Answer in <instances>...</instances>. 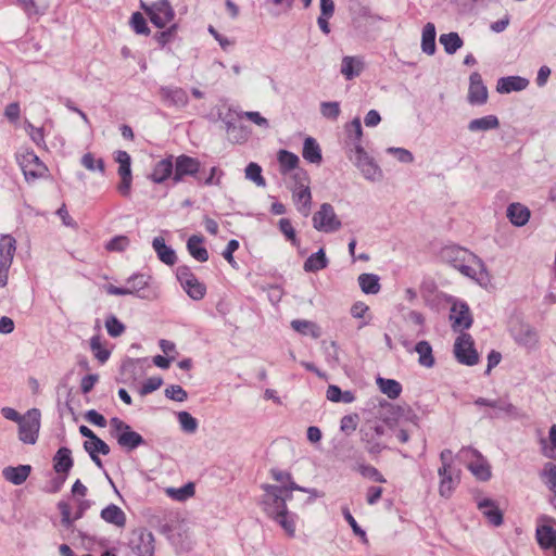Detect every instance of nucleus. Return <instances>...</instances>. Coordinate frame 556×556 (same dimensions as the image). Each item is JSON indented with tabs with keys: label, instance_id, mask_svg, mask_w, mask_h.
<instances>
[{
	"label": "nucleus",
	"instance_id": "1",
	"mask_svg": "<svg viewBox=\"0 0 556 556\" xmlns=\"http://www.w3.org/2000/svg\"><path fill=\"white\" fill-rule=\"evenodd\" d=\"M261 489L263 495L260 500V506L264 514L279 525L287 535L294 536L296 515L289 511L287 501L292 498L293 491L307 493H314L315 491L302 488L296 483H291L289 488L264 483Z\"/></svg>",
	"mask_w": 556,
	"mask_h": 556
},
{
	"label": "nucleus",
	"instance_id": "2",
	"mask_svg": "<svg viewBox=\"0 0 556 556\" xmlns=\"http://www.w3.org/2000/svg\"><path fill=\"white\" fill-rule=\"evenodd\" d=\"M443 256L455 269L464 276L473 279L481 287L488 288L491 285V275L485 264L467 249L448 247L443 251Z\"/></svg>",
	"mask_w": 556,
	"mask_h": 556
},
{
	"label": "nucleus",
	"instance_id": "3",
	"mask_svg": "<svg viewBox=\"0 0 556 556\" xmlns=\"http://www.w3.org/2000/svg\"><path fill=\"white\" fill-rule=\"evenodd\" d=\"M292 201L301 215L307 217L312 210L309 176L305 169H298L291 175Z\"/></svg>",
	"mask_w": 556,
	"mask_h": 556
},
{
	"label": "nucleus",
	"instance_id": "4",
	"mask_svg": "<svg viewBox=\"0 0 556 556\" xmlns=\"http://www.w3.org/2000/svg\"><path fill=\"white\" fill-rule=\"evenodd\" d=\"M384 433V427L377 420H366L362 426L359 430L361 441L370 455H378L387 448V445L382 442Z\"/></svg>",
	"mask_w": 556,
	"mask_h": 556
},
{
	"label": "nucleus",
	"instance_id": "5",
	"mask_svg": "<svg viewBox=\"0 0 556 556\" xmlns=\"http://www.w3.org/2000/svg\"><path fill=\"white\" fill-rule=\"evenodd\" d=\"M459 455L477 479L488 481L491 478L490 465L477 450L466 447L460 451Z\"/></svg>",
	"mask_w": 556,
	"mask_h": 556
},
{
	"label": "nucleus",
	"instance_id": "6",
	"mask_svg": "<svg viewBox=\"0 0 556 556\" xmlns=\"http://www.w3.org/2000/svg\"><path fill=\"white\" fill-rule=\"evenodd\" d=\"M40 429V410L31 408L18 422V439L26 444H35Z\"/></svg>",
	"mask_w": 556,
	"mask_h": 556
},
{
	"label": "nucleus",
	"instance_id": "7",
	"mask_svg": "<svg viewBox=\"0 0 556 556\" xmlns=\"http://www.w3.org/2000/svg\"><path fill=\"white\" fill-rule=\"evenodd\" d=\"M17 162L27 181L41 178L48 172L45 163L34 151H25L17 155Z\"/></svg>",
	"mask_w": 556,
	"mask_h": 556
},
{
	"label": "nucleus",
	"instance_id": "8",
	"mask_svg": "<svg viewBox=\"0 0 556 556\" xmlns=\"http://www.w3.org/2000/svg\"><path fill=\"white\" fill-rule=\"evenodd\" d=\"M177 278L186 293L194 301L202 300L206 294V287L186 266L177 269Z\"/></svg>",
	"mask_w": 556,
	"mask_h": 556
},
{
	"label": "nucleus",
	"instance_id": "9",
	"mask_svg": "<svg viewBox=\"0 0 556 556\" xmlns=\"http://www.w3.org/2000/svg\"><path fill=\"white\" fill-rule=\"evenodd\" d=\"M454 355L458 363L466 366H473L479 362V355L473 346V340L470 334L462 333L457 337L454 344Z\"/></svg>",
	"mask_w": 556,
	"mask_h": 556
},
{
	"label": "nucleus",
	"instance_id": "10",
	"mask_svg": "<svg viewBox=\"0 0 556 556\" xmlns=\"http://www.w3.org/2000/svg\"><path fill=\"white\" fill-rule=\"evenodd\" d=\"M73 465L72 451L68 447H60L53 457V469L59 475V478L53 481V492H58L61 489Z\"/></svg>",
	"mask_w": 556,
	"mask_h": 556
},
{
	"label": "nucleus",
	"instance_id": "11",
	"mask_svg": "<svg viewBox=\"0 0 556 556\" xmlns=\"http://www.w3.org/2000/svg\"><path fill=\"white\" fill-rule=\"evenodd\" d=\"M313 225L318 231L333 232L341 227V222L337 217L332 205L324 203L314 214Z\"/></svg>",
	"mask_w": 556,
	"mask_h": 556
},
{
	"label": "nucleus",
	"instance_id": "12",
	"mask_svg": "<svg viewBox=\"0 0 556 556\" xmlns=\"http://www.w3.org/2000/svg\"><path fill=\"white\" fill-rule=\"evenodd\" d=\"M91 507V501L89 500H76V509L72 514V507L68 502L60 501L58 503V509L61 514V525L70 530L73 529L76 520L84 517L85 513Z\"/></svg>",
	"mask_w": 556,
	"mask_h": 556
},
{
	"label": "nucleus",
	"instance_id": "13",
	"mask_svg": "<svg viewBox=\"0 0 556 556\" xmlns=\"http://www.w3.org/2000/svg\"><path fill=\"white\" fill-rule=\"evenodd\" d=\"M141 9L146 11L151 22L159 28L165 27L174 18V11L167 0H160L151 7L141 2Z\"/></svg>",
	"mask_w": 556,
	"mask_h": 556
},
{
	"label": "nucleus",
	"instance_id": "14",
	"mask_svg": "<svg viewBox=\"0 0 556 556\" xmlns=\"http://www.w3.org/2000/svg\"><path fill=\"white\" fill-rule=\"evenodd\" d=\"M112 429L116 432L117 443L129 451L139 446V433L130 430V427L117 417L110 420Z\"/></svg>",
	"mask_w": 556,
	"mask_h": 556
},
{
	"label": "nucleus",
	"instance_id": "15",
	"mask_svg": "<svg viewBox=\"0 0 556 556\" xmlns=\"http://www.w3.org/2000/svg\"><path fill=\"white\" fill-rule=\"evenodd\" d=\"M115 162L119 164L118 167V175L121 177V182L117 186L118 192L123 197H128L130 193V187H131V159L130 155L126 151H117L115 153L114 157Z\"/></svg>",
	"mask_w": 556,
	"mask_h": 556
},
{
	"label": "nucleus",
	"instance_id": "16",
	"mask_svg": "<svg viewBox=\"0 0 556 556\" xmlns=\"http://www.w3.org/2000/svg\"><path fill=\"white\" fill-rule=\"evenodd\" d=\"M438 475L440 477V495L445 498L451 497L460 481L459 470H456L455 468L447 469L446 467H440L438 469Z\"/></svg>",
	"mask_w": 556,
	"mask_h": 556
},
{
	"label": "nucleus",
	"instance_id": "17",
	"mask_svg": "<svg viewBox=\"0 0 556 556\" xmlns=\"http://www.w3.org/2000/svg\"><path fill=\"white\" fill-rule=\"evenodd\" d=\"M468 102L472 105H482L488 101V89L479 73L475 72L469 77Z\"/></svg>",
	"mask_w": 556,
	"mask_h": 556
},
{
	"label": "nucleus",
	"instance_id": "18",
	"mask_svg": "<svg viewBox=\"0 0 556 556\" xmlns=\"http://www.w3.org/2000/svg\"><path fill=\"white\" fill-rule=\"evenodd\" d=\"M450 319L454 330L468 329L472 324L469 307L465 303H454L451 308Z\"/></svg>",
	"mask_w": 556,
	"mask_h": 556
},
{
	"label": "nucleus",
	"instance_id": "19",
	"mask_svg": "<svg viewBox=\"0 0 556 556\" xmlns=\"http://www.w3.org/2000/svg\"><path fill=\"white\" fill-rule=\"evenodd\" d=\"M477 406H488L493 408L495 412L492 417H500L502 414L506 416H517V408L506 399L488 400L484 397H478L475 400Z\"/></svg>",
	"mask_w": 556,
	"mask_h": 556
},
{
	"label": "nucleus",
	"instance_id": "20",
	"mask_svg": "<svg viewBox=\"0 0 556 556\" xmlns=\"http://www.w3.org/2000/svg\"><path fill=\"white\" fill-rule=\"evenodd\" d=\"M200 169V162L197 159L187 155H180L176 159L173 180L179 182L186 175H195Z\"/></svg>",
	"mask_w": 556,
	"mask_h": 556
},
{
	"label": "nucleus",
	"instance_id": "21",
	"mask_svg": "<svg viewBox=\"0 0 556 556\" xmlns=\"http://www.w3.org/2000/svg\"><path fill=\"white\" fill-rule=\"evenodd\" d=\"M160 94L166 105L184 108L188 104V94L182 88L163 87L160 90Z\"/></svg>",
	"mask_w": 556,
	"mask_h": 556
},
{
	"label": "nucleus",
	"instance_id": "22",
	"mask_svg": "<svg viewBox=\"0 0 556 556\" xmlns=\"http://www.w3.org/2000/svg\"><path fill=\"white\" fill-rule=\"evenodd\" d=\"M506 215L514 226L522 227L529 222L531 212L526 205L515 202L507 206Z\"/></svg>",
	"mask_w": 556,
	"mask_h": 556
},
{
	"label": "nucleus",
	"instance_id": "23",
	"mask_svg": "<svg viewBox=\"0 0 556 556\" xmlns=\"http://www.w3.org/2000/svg\"><path fill=\"white\" fill-rule=\"evenodd\" d=\"M529 85V80L520 76H507L497 80L496 91L500 93H509L521 91Z\"/></svg>",
	"mask_w": 556,
	"mask_h": 556
},
{
	"label": "nucleus",
	"instance_id": "24",
	"mask_svg": "<svg viewBox=\"0 0 556 556\" xmlns=\"http://www.w3.org/2000/svg\"><path fill=\"white\" fill-rule=\"evenodd\" d=\"M30 471L31 467L29 465L8 466L3 468L2 476L14 485H21L27 480Z\"/></svg>",
	"mask_w": 556,
	"mask_h": 556
},
{
	"label": "nucleus",
	"instance_id": "25",
	"mask_svg": "<svg viewBox=\"0 0 556 556\" xmlns=\"http://www.w3.org/2000/svg\"><path fill=\"white\" fill-rule=\"evenodd\" d=\"M152 247L159 260L165 265L173 266L177 262L176 252L165 243L164 238L155 237Z\"/></svg>",
	"mask_w": 556,
	"mask_h": 556
},
{
	"label": "nucleus",
	"instance_id": "26",
	"mask_svg": "<svg viewBox=\"0 0 556 556\" xmlns=\"http://www.w3.org/2000/svg\"><path fill=\"white\" fill-rule=\"evenodd\" d=\"M100 517L105 522L113 525L116 528H124L126 526V515L122 508L115 504H110L104 507L100 513Z\"/></svg>",
	"mask_w": 556,
	"mask_h": 556
},
{
	"label": "nucleus",
	"instance_id": "27",
	"mask_svg": "<svg viewBox=\"0 0 556 556\" xmlns=\"http://www.w3.org/2000/svg\"><path fill=\"white\" fill-rule=\"evenodd\" d=\"M172 175L174 176V165L172 159L167 157L155 164L149 178L155 184H162Z\"/></svg>",
	"mask_w": 556,
	"mask_h": 556
},
{
	"label": "nucleus",
	"instance_id": "28",
	"mask_svg": "<svg viewBox=\"0 0 556 556\" xmlns=\"http://www.w3.org/2000/svg\"><path fill=\"white\" fill-rule=\"evenodd\" d=\"M15 252V238L11 235H0V263L12 265Z\"/></svg>",
	"mask_w": 556,
	"mask_h": 556
},
{
	"label": "nucleus",
	"instance_id": "29",
	"mask_svg": "<svg viewBox=\"0 0 556 556\" xmlns=\"http://www.w3.org/2000/svg\"><path fill=\"white\" fill-rule=\"evenodd\" d=\"M478 507L493 526L497 527L503 523V514L493 501L484 498L478 503Z\"/></svg>",
	"mask_w": 556,
	"mask_h": 556
},
{
	"label": "nucleus",
	"instance_id": "30",
	"mask_svg": "<svg viewBox=\"0 0 556 556\" xmlns=\"http://www.w3.org/2000/svg\"><path fill=\"white\" fill-rule=\"evenodd\" d=\"M500 121L496 115H485L483 117L475 118L468 123V130L471 132L488 131L497 129Z\"/></svg>",
	"mask_w": 556,
	"mask_h": 556
},
{
	"label": "nucleus",
	"instance_id": "31",
	"mask_svg": "<svg viewBox=\"0 0 556 556\" xmlns=\"http://www.w3.org/2000/svg\"><path fill=\"white\" fill-rule=\"evenodd\" d=\"M364 67L361 59L355 56H344L341 64V74L345 79L351 80L359 76Z\"/></svg>",
	"mask_w": 556,
	"mask_h": 556
},
{
	"label": "nucleus",
	"instance_id": "32",
	"mask_svg": "<svg viewBox=\"0 0 556 556\" xmlns=\"http://www.w3.org/2000/svg\"><path fill=\"white\" fill-rule=\"evenodd\" d=\"M536 540L542 548H554L556 551V529L553 527L547 525L538 527Z\"/></svg>",
	"mask_w": 556,
	"mask_h": 556
},
{
	"label": "nucleus",
	"instance_id": "33",
	"mask_svg": "<svg viewBox=\"0 0 556 556\" xmlns=\"http://www.w3.org/2000/svg\"><path fill=\"white\" fill-rule=\"evenodd\" d=\"M187 249L194 260L201 263L208 260V252L203 247V237L195 235L191 236L187 241Z\"/></svg>",
	"mask_w": 556,
	"mask_h": 556
},
{
	"label": "nucleus",
	"instance_id": "34",
	"mask_svg": "<svg viewBox=\"0 0 556 556\" xmlns=\"http://www.w3.org/2000/svg\"><path fill=\"white\" fill-rule=\"evenodd\" d=\"M357 282L365 294H377L381 289L380 278L376 274H361L357 278Z\"/></svg>",
	"mask_w": 556,
	"mask_h": 556
},
{
	"label": "nucleus",
	"instance_id": "35",
	"mask_svg": "<svg viewBox=\"0 0 556 556\" xmlns=\"http://www.w3.org/2000/svg\"><path fill=\"white\" fill-rule=\"evenodd\" d=\"M302 155L307 162L313 164H319L323 160L320 147L312 137L305 138Z\"/></svg>",
	"mask_w": 556,
	"mask_h": 556
},
{
	"label": "nucleus",
	"instance_id": "36",
	"mask_svg": "<svg viewBox=\"0 0 556 556\" xmlns=\"http://www.w3.org/2000/svg\"><path fill=\"white\" fill-rule=\"evenodd\" d=\"M329 261L326 256L324 249H319L316 253H313L304 262L303 268L307 273H316L326 268Z\"/></svg>",
	"mask_w": 556,
	"mask_h": 556
},
{
	"label": "nucleus",
	"instance_id": "37",
	"mask_svg": "<svg viewBox=\"0 0 556 556\" xmlns=\"http://www.w3.org/2000/svg\"><path fill=\"white\" fill-rule=\"evenodd\" d=\"M291 327L294 331L303 336H311L314 339H318L321 336L318 325L311 320L294 319L291 321Z\"/></svg>",
	"mask_w": 556,
	"mask_h": 556
},
{
	"label": "nucleus",
	"instance_id": "38",
	"mask_svg": "<svg viewBox=\"0 0 556 556\" xmlns=\"http://www.w3.org/2000/svg\"><path fill=\"white\" fill-rule=\"evenodd\" d=\"M415 352L418 354V363L426 367L431 368L435 364L432 348L428 341H419L415 345Z\"/></svg>",
	"mask_w": 556,
	"mask_h": 556
},
{
	"label": "nucleus",
	"instance_id": "39",
	"mask_svg": "<svg viewBox=\"0 0 556 556\" xmlns=\"http://www.w3.org/2000/svg\"><path fill=\"white\" fill-rule=\"evenodd\" d=\"M165 493L174 501L185 502L194 495L195 485L193 482H188L180 488H166Z\"/></svg>",
	"mask_w": 556,
	"mask_h": 556
},
{
	"label": "nucleus",
	"instance_id": "40",
	"mask_svg": "<svg viewBox=\"0 0 556 556\" xmlns=\"http://www.w3.org/2000/svg\"><path fill=\"white\" fill-rule=\"evenodd\" d=\"M376 382L380 391L391 400L397 399L402 393L401 383L394 379L378 377Z\"/></svg>",
	"mask_w": 556,
	"mask_h": 556
},
{
	"label": "nucleus",
	"instance_id": "41",
	"mask_svg": "<svg viewBox=\"0 0 556 556\" xmlns=\"http://www.w3.org/2000/svg\"><path fill=\"white\" fill-rule=\"evenodd\" d=\"M514 337L519 344L528 348L535 345L538 341L535 330L528 325H521L519 329L515 331Z\"/></svg>",
	"mask_w": 556,
	"mask_h": 556
},
{
	"label": "nucleus",
	"instance_id": "42",
	"mask_svg": "<svg viewBox=\"0 0 556 556\" xmlns=\"http://www.w3.org/2000/svg\"><path fill=\"white\" fill-rule=\"evenodd\" d=\"M421 49L425 53L432 55L435 52V27L427 23L422 29Z\"/></svg>",
	"mask_w": 556,
	"mask_h": 556
},
{
	"label": "nucleus",
	"instance_id": "43",
	"mask_svg": "<svg viewBox=\"0 0 556 556\" xmlns=\"http://www.w3.org/2000/svg\"><path fill=\"white\" fill-rule=\"evenodd\" d=\"M278 162L280 165V172L286 175L290 170H298V164L300 162L299 156L287 150H280L278 153Z\"/></svg>",
	"mask_w": 556,
	"mask_h": 556
},
{
	"label": "nucleus",
	"instance_id": "44",
	"mask_svg": "<svg viewBox=\"0 0 556 556\" xmlns=\"http://www.w3.org/2000/svg\"><path fill=\"white\" fill-rule=\"evenodd\" d=\"M439 40L447 54H454L464 43L459 35L454 31L442 34Z\"/></svg>",
	"mask_w": 556,
	"mask_h": 556
},
{
	"label": "nucleus",
	"instance_id": "45",
	"mask_svg": "<svg viewBox=\"0 0 556 556\" xmlns=\"http://www.w3.org/2000/svg\"><path fill=\"white\" fill-rule=\"evenodd\" d=\"M541 478L544 484L556 497V465L553 463H546L541 472Z\"/></svg>",
	"mask_w": 556,
	"mask_h": 556
},
{
	"label": "nucleus",
	"instance_id": "46",
	"mask_svg": "<svg viewBox=\"0 0 556 556\" xmlns=\"http://www.w3.org/2000/svg\"><path fill=\"white\" fill-rule=\"evenodd\" d=\"M345 131L348 139L351 141L353 148H355V143H361L363 129L361 119L358 117H355L351 123L345 125Z\"/></svg>",
	"mask_w": 556,
	"mask_h": 556
},
{
	"label": "nucleus",
	"instance_id": "47",
	"mask_svg": "<svg viewBox=\"0 0 556 556\" xmlns=\"http://www.w3.org/2000/svg\"><path fill=\"white\" fill-rule=\"evenodd\" d=\"M245 178L253 181L257 187H265L266 181L262 175V167L254 162H251L245 167Z\"/></svg>",
	"mask_w": 556,
	"mask_h": 556
},
{
	"label": "nucleus",
	"instance_id": "48",
	"mask_svg": "<svg viewBox=\"0 0 556 556\" xmlns=\"http://www.w3.org/2000/svg\"><path fill=\"white\" fill-rule=\"evenodd\" d=\"M178 422L182 431L194 433L198 429V420L188 412H179L177 414Z\"/></svg>",
	"mask_w": 556,
	"mask_h": 556
},
{
	"label": "nucleus",
	"instance_id": "49",
	"mask_svg": "<svg viewBox=\"0 0 556 556\" xmlns=\"http://www.w3.org/2000/svg\"><path fill=\"white\" fill-rule=\"evenodd\" d=\"M90 348L94 357L101 363H105L110 357V351L102 346L101 339L94 336L90 339Z\"/></svg>",
	"mask_w": 556,
	"mask_h": 556
},
{
	"label": "nucleus",
	"instance_id": "50",
	"mask_svg": "<svg viewBox=\"0 0 556 556\" xmlns=\"http://www.w3.org/2000/svg\"><path fill=\"white\" fill-rule=\"evenodd\" d=\"M81 165L88 170L94 172L98 170L101 174H104L105 166L104 161L102 159H96L92 153H86L81 157Z\"/></svg>",
	"mask_w": 556,
	"mask_h": 556
},
{
	"label": "nucleus",
	"instance_id": "51",
	"mask_svg": "<svg viewBox=\"0 0 556 556\" xmlns=\"http://www.w3.org/2000/svg\"><path fill=\"white\" fill-rule=\"evenodd\" d=\"M363 176L371 181H378L382 178V170L380 167L371 160L367 164H363V166L359 168Z\"/></svg>",
	"mask_w": 556,
	"mask_h": 556
},
{
	"label": "nucleus",
	"instance_id": "52",
	"mask_svg": "<svg viewBox=\"0 0 556 556\" xmlns=\"http://www.w3.org/2000/svg\"><path fill=\"white\" fill-rule=\"evenodd\" d=\"M351 152L353 155H350V160L353 161L358 169L363 166V164H367L372 160L364 150L361 143H355V148H352Z\"/></svg>",
	"mask_w": 556,
	"mask_h": 556
},
{
	"label": "nucleus",
	"instance_id": "53",
	"mask_svg": "<svg viewBox=\"0 0 556 556\" xmlns=\"http://www.w3.org/2000/svg\"><path fill=\"white\" fill-rule=\"evenodd\" d=\"M84 447L85 450L90 453H94V454H102V455H108L110 453V446L103 441L101 440L99 437H96V439L91 440V441H86L84 443Z\"/></svg>",
	"mask_w": 556,
	"mask_h": 556
},
{
	"label": "nucleus",
	"instance_id": "54",
	"mask_svg": "<svg viewBox=\"0 0 556 556\" xmlns=\"http://www.w3.org/2000/svg\"><path fill=\"white\" fill-rule=\"evenodd\" d=\"M320 113L324 117L336 121L340 113V104L337 101H328V102H321L320 103Z\"/></svg>",
	"mask_w": 556,
	"mask_h": 556
},
{
	"label": "nucleus",
	"instance_id": "55",
	"mask_svg": "<svg viewBox=\"0 0 556 556\" xmlns=\"http://www.w3.org/2000/svg\"><path fill=\"white\" fill-rule=\"evenodd\" d=\"M105 328L112 338H117L125 331V326L114 315L105 319Z\"/></svg>",
	"mask_w": 556,
	"mask_h": 556
},
{
	"label": "nucleus",
	"instance_id": "56",
	"mask_svg": "<svg viewBox=\"0 0 556 556\" xmlns=\"http://www.w3.org/2000/svg\"><path fill=\"white\" fill-rule=\"evenodd\" d=\"M359 422V416L357 414L345 415L340 420V429L342 432L350 434L356 430Z\"/></svg>",
	"mask_w": 556,
	"mask_h": 556
},
{
	"label": "nucleus",
	"instance_id": "57",
	"mask_svg": "<svg viewBox=\"0 0 556 556\" xmlns=\"http://www.w3.org/2000/svg\"><path fill=\"white\" fill-rule=\"evenodd\" d=\"M279 229L285 235V237L291 241L293 245H298L296 232L292 226V223L288 218H281L279 220Z\"/></svg>",
	"mask_w": 556,
	"mask_h": 556
},
{
	"label": "nucleus",
	"instance_id": "58",
	"mask_svg": "<svg viewBox=\"0 0 556 556\" xmlns=\"http://www.w3.org/2000/svg\"><path fill=\"white\" fill-rule=\"evenodd\" d=\"M342 514L348 521V523L351 526L353 532L355 535L359 536L364 542L367 541L366 532L357 525L355 518L352 516L348 507L342 508Z\"/></svg>",
	"mask_w": 556,
	"mask_h": 556
},
{
	"label": "nucleus",
	"instance_id": "59",
	"mask_svg": "<svg viewBox=\"0 0 556 556\" xmlns=\"http://www.w3.org/2000/svg\"><path fill=\"white\" fill-rule=\"evenodd\" d=\"M165 395L166 397L176 402H184L188 397L187 392L178 384H172L167 387L165 389Z\"/></svg>",
	"mask_w": 556,
	"mask_h": 556
},
{
	"label": "nucleus",
	"instance_id": "60",
	"mask_svg": "<svg viewBox=\"0 0 556 556\" xmlns=\"http://www.w3.org/2000/svg\"><path fill=\"white\" fill-rule=\"evenodd\" d=\"M359 472L362 476L376 482L384 483L387 481L379 470L371 465H362L359 467Z\"/></svg>",
	"mask_w": 556,
	"mask_h": 556
},
{
	"label": "nucleus",
	"instance_id": "61",
	"mask_svg": "<svg viewBox=\"0 0 556 556\" xmlns=\"http://www.w3.org/2000/svg\"><path fill=\"white\" fill-rule=\"evenodd\" d=\"M128 243H129V240H128L127 237H125V236H117V237H114L113 239H111L106 243L105 248L109 251L122 252V251H124L126 249Z\"/></svg>",
	"mask_w": 556,
	"mask_h": 556
},
{
	"label": "nucleus",
	"instance_id": "62",
	"mask_svg": "<svg viewBox=\"0 0 556 556\" xmlns=\"http://www.w3.org/2000/svg\"><path fill=\"white\" fill-rule=\"evenodd\" d=\"M223 175L224 173L222 169L218 167H212L210 176L206 179L202 180L200 177H197V179L199 184H203L205 186H219Z\"/></svg>",
	"mask_w": 556,
	"mask_h": 556
},
{
	"label": "nucleus",
	"instance_id": "63",
	"mask_svg": "<svg viewBox=\"0 0 556 556\" xmlns=\"http://www.w3.org/2000/svg\"><path fill=\"white\" fill-rule=\"evenodd\" d=\"M270 475L274 480L280 483L279 486L289 488L291 483H295L292 480V477L289 472L278 470V469H271Z\"/></svg>",
	"mask_w": 556,
	"mask_h": 556
},
{
	"label": "nucleus",
	"instance_id": "64",
	"mask_svg": "<svg viewBox=\"0 0 556 556\" xmlns=\"http://www.w3.org/2000/svg\"><path fill=\"white\" fill-rule=\"evenodd\" d=\"M388 153L393 154L400 162L402 163H412L414 161V156L410 151L404 148H389L387 150Z\"/></svg>",
	"mask_w": 556,
	"mask_h": 556
}]
</instances>
